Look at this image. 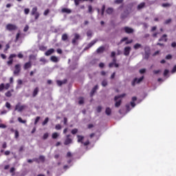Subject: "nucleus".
Returning a JSON list of instances; mask_svg holds the SVG:
<instances>
[{"mask_svg": "<svg viewBox=\"0 0 176 176\" xmlns=\"http://www.w3.org/2000/svg\"><path fill=\"white\" fill-rule=\"evenodd\" d=\"M83 140H85V136L77 135V142L80 144H82L84 146H87V145H90V141L87 140L85 142H83Z\"/></svg>", "mask_w": 176, "mask_h": 176, "instance_id": "f257e3e1", "label": "nucleus"}, {"mask_svg": "<svg viewBox=\"0 0 176 176\" xmlns=\"http://www.w3.org/2000/svg\"><path fill=\"white\" fill-rule=\"evenodd\" d=\"M31 16H34V20H38V19H39V16H41V14L39 13V12H38L37 7H34L32 9Z\"/></svg>", "mask_w": 176, "mask_h": 176, "instance_id": "f03ea898", "label": "nucleus"}, {"mask_svg": "<svg viewBox=\"0 0 176 176\" xmlns=\"http://www.w3.org/2000/svg\"><path fill=\"white\" fill-rule=\"evenodd\" d=\"M25 108H27V105H21V103L19 102L16 104L14 111H17L18 112H23Z\"/></svg>", "mask_w": 176, "mask_h": 176, "instance_id": "7ed1b4c3", "label": "nucleus"}, {"mask_svg": "<svg viewBox=\"0 0 176 176\" xmlns=\"http://www.w3.org/2000/svg\"><path fill=\"white\" fill-rule=\"evenodd\" d=\"M6 28L8 31H16V30H17V25L12 23H8L7 24Z\"/></svg>", "mask_w": 176, "mask_h": 176, "instance_id": "20e7f679", "label": "nucleus"}, {"mask_svg": "<svg viewBox=\"0 0 176 176\" xmlns=\"http://www.w3.org/2000/svg\"><path fill=\"white\" fill-rule=\"evenodd\" d=\"M21 71V65L20 64H16L14 66V75L18 76Z\"/></svg>", "mask_w": 176, "mask_h": 176, "instance_id": "39448f33", "label": "nucleus"}, {"mask_svg": "<svg viewBox=\"0 0 176 176\" xmlns=\"http://www.w3.org/2000/svg\"><path fill=\"white\" fill-rule=\"evenodd\" d=\"M144 80V76L140 77L139 79L135 78L131 82L132 86H135V84L141 83V81Z\"/></svg>", "mask_w": 176, "mask_h": 176, "instance_id": "423d86ee", "label": "nucleus"}, {"mask_svg": "<svg viewBox=\"0 0 176 176\" xmlns=\"http://www.w3.org/2000/svg\"><path fill=\"white\" fill-rule=\"evenodd\" d=\"M80 39V35L78 33L74 34V38L72 40V45H76V41Z\"/></svg>", "mask_w": 176, "mask_h": 176, "instance_id": "0eeeda50", "label": "nucleus"}, {"mask_svg": "<svg viewBox=\"0 0 176 176\" xmlns=\"http://www.w3.org/2000/svg\"><path fill=\"white\" fill-rule=\"evenodd\" d=\"M17 55H16V54H10L8 59L9 60L7 62L8 65H12L13 64V58H14V57H16Z\"/></svg>", "mask_w": 176, "mask_h": 176, "instance_id": "6e6552de", "label": "nucleus"}, {"mask_svg": "<svg viewBox=\"0 0 176 176\" xmlns=\"http://www.w3.org/2000/svg\"><path fill=\"white\" fill-rule=\"evenodd\" d=\"M69 137H71V135H66V139L65 140L64 145H69V144H72V139Z\"/></svg>", "mask_w": 176, "mask_h": 176, "instance_id": "1a4fd4ad", "label": "nucleus"}, {"mask_svg": "<svg viewBox=\"0 0 176 176\" xmlns=\"http://www.w3.org/2000/svg\"><path fill=\"white\" fill-rule=\"evenodd\" d=\"M97 42H98V39H94L87 45V46L85 48V50H87L88 49H90V47L94 46V45H96Z\"/></svg>", "mask_w": 176, "mask_h": 176, "instance_id": "9d476101", "label": "nucleus"}, {"mask_svg": "<svg viewBox=\"0 0 176 176\" xmlns=\"http://www.w3.org/2000/svg\"><path fill=\"white\" fill-rule=\"evenodd\" d=\"M130 52H131V47H125L124 49V56H130Z\"/></svg>", "mask_w": 176, "mask_h": 176, "instance_id": "9b49d317", "label": "nucleus"}, {"mask_svg": "<svg viewBox=\"0 0 176 176\" xmlns=\"http://www.w3.org/2000/svg\"><path fill=\"white\" fill-rule=\"evenodd\" d=\"M39 93V87H36L34 89L32 93V96L33 98H35L38 96Z\"/></svg>", "mask_w": 176, "mask_h": 176, "instance_id": "f8f14e48", "label": "nucleus"}, {"mask_svg": "<svg viewBox=\"0 0 176 176\" xmlns=\"http://www.w3.org/2000/svg\"><path fill=\"white\" fill-rule=\"evenodd\" d=\"M124 30L125 31L126 34H133L134 32V30L133 28L127 26L124 28Z\"/></svg>", "mask_w": 176, "mask_h": 176, "instance_id": "ddd939ff", "label": "nucleus"}, {"mask_svg": "<svg viewBox=\"0 0 176 176\" xmlns=\"http://www.w3.org/2000/svg\"><path fill=\"white\" fill-rule=\"evenodd\" d=\"M31 67H32V63H31V61H29L24 64L23 69H28L29 68H31Z\"/></svg>", "mask_w": 176, "mask_h": 176, "instance_id": "4468645a", "label": "nucleus"}, {"mask_svg": "<svg viewBox=\"0 0 176 176\" xmlns=\"http://www.w3.org/2000/svg\"><path fill=\"white\" fill-rule=\"evenodd\" d=\"M97 90H98V85H95L94 89H92L91 91V93H90L91 97H93V96H94V94L97 91Z\"/></svg>", "mask_w": 176, "mask_h": 176, "instance_id": "2eb2a0df", "label": "nucleus"}, {"mask_svg": "<svg viewBox=\"0 0 176 176\" xmlns=\"http://www.w3.org/2000/svg\"><path fill=\"white\" fill-rule=\"evenodd\" d=\"M105 50V47L104 46H100L99 47L97 50H96V52L98 54H100V53H104V51Z\"/></svg>", "mask_w": 176, "mask_h": 176, "instance_id": "dca6fc26", "label": "nucleus"}, {"mask_svg": "<svg viewBox=\"0 0 176 176\" xmlns=\"http://www.w3.org/2000/svg\"><path fill=\"white\" fill-rule=\"evenodd\" d=\"M53 53H54V49L51 48V49L48 50L47 52H45V56H50V55L53 54Z\"/></svg>", "mask_w": 176, "mask_h": 176, "instance_id": "f3484780", "label": "nucleus"}, {"mask_svg": "<svg viewBox=\"0 0 176 176\" xmlns=\"http://www.w3.org/2000/svg\"><path fill=\"white\" fill-rule=\"evenodd\" d=\"M56 83L58 85V86H63V85H65V83H67V79H65L63 80H57Z\"/></svg>", "mask_w": 176, "mask_h": 176, "instance_id": "a211bd4d", "label": "nucleus"}, {"mask_svg": "<svg viewBox=\"0 0 176 176\" xmlns=\"http://www.w3.org/2000/svg\"><path fill=\"white\" fill-rule=\"evenodd\" d=\"M162 41L167 42V34L162 35V36L159 39V42H162Z\"/></svg>", "mask_w": 176, "mask_h": 176, "instance_id": "6ab92c4d", "label": "nucleus"}, {"mask_svg": "<svg viewBox=\"0 0 176 176\" xmlns=\"http://www.w3.org/2000/svg\"><path fill=\"white\" fill-rule=\"evenodd\" d=\"M62 13H67L68 14H69V13H72V10L68 8H63Z\"/></svg>", "mask_w": 176, "mask_h": 176, "instance_id": "aec40b11", "label": "nucleus"}, {"mask_svg": "<svg viewBox=\"0 0 176 176\" xmlns=\"http://www.w3.org/2000/svg\"><path fill=\"white\" fill-rule=\"evenodd\" d=\"M144 8H145V3L144 2L140 3L138 6V10H141V9H144Z\"/></svg>", "mask_w": 176, "mask_h": 176, "instance_id": "412c9836", "label": "nucleus"}, {"mask_svg": "<svg viewBox=\"0 0 176 176\" xmlns=\"http://www.w3.org/2000/svg\"><path fill=\"white\" fill-rule=\"evenodd\" d=\"M126 94H122L120 96H116L114 98V101H118V100H119V98H123V97H125Z\"/></svg>", "mask_w": 176, "mask_h": 176, "instance_id": "4be33fe9", "label": "nucleus"}, {"mask_svg": "<svg viewBox=\"0 0 176 176\" xmlns=\"http://www.w3.org/2000/svg\"><path fill=\"white\" fill-rule=\"evenodd\" d=\"M105 113L107 116H109L112 113V110L109 107H107L105 110Z\"/></svg>", "mask_w": 176, "mask_h": 176, "instance_id": "5701e85b", "label": "nucleus"}, {"mask_svg": "<svg viewBox=\"0 0 176 176\" xmlns=\"http://www.w3.org/2000/svg\"><path fill=\"white\" fill-rule=\"evenodd\" d=\"M50 60L53 63H58V58H57V56H51Z\"/></svg>", "mask_w": 176, "mask_h": 176, "instance_id": "b1692460", "label": "nucleus"}, {"mask_svg": "<svg viewBox=\"0 0 176 176\" xmlns=\"http://www.w3.org/2000/svg\"><path fill=\"white\" fill-rule=\"evenodd\" d=\"M106 13H107V14H112V13H113V8H108L106 10Z\"/></svg>", "mask_w": 176, "mask_h": 176, "instance_id": "393cba45", "label": "nucleus"}, {"mask_svg": "<svg viewBox=\"0 0 176 176\" xmlns=\"http://www.w3.org/2000/svg\"><path fill=\"white\" fill-rule=\"evenodd\" d=\"M173 4L169 3H164L162 4V8H170Z\"/></svg>", "mask_w": 176, "mask_h": 176, "instance_id": "a878e982", "label": "nucleus"}, {"mask_svg": "<svg viewBox=\"0 0 176 176\" xmlns=\"http://www.w3.org/2000/svg\"><path fill=\"white\" fill-rule=\"evenodd\" d=\"M120 105H122V100H116V103H115V107H116V108H119V107L120 106Z\"/></svg>", "mask_w": 176, "mask_h": 176, "instance_id": "bb28decb", "label": "nucleus"}, {"mask_svg": "<svg viewBox=\"0 0 176 176\" xmlns=\"http://www.w3.org/2000/svg\"><path fill=\"white\" fill-rule=\"evenodd\" d=\"M14 90L8 91L5 94L6 97H12V93H13Z\"/></svg>", "mask_w": 176, "mask_h": 176, "instance_id": "cd10ccee", "label": "nucleus"}, {"mask_svg": "<svg viewBox=\"0 0 176 176\" xmlns=\"http://www.w3.org/2000/svg\"><path fill=\"white\" fill-rule=\"evenodd\" d=\"M140 47H142V45L141 44H140V43H136L133 46V48L135 49V50L140 49Z\"/></svg>", "mask_w": 176, "mask_h": 176, "instance_id": "c85d7f7f", "label": "nucleus"}, {"mask_svg": "<svg viewBox=\"0 0 176 176\" xmlns=\"http://www.w3.org/2000/svg\"><path fill=\"white\" fill-rule=\"evenodd\" d=\"M67 39H68V34H63L62 35V41H67Z\"/></svg>", "mask_w": 176, "mask_h": 176, "instance_id": "c756f323", "label": "nucleus"}, {"mask_svg": "<svg viewBox=\"0 0 176 176\" xmlns=\"http://www.w3.org/2000/svg\"><path fill=\"white\" fill-rule=\"evenodd\" d=\"M78 104L80 105H82V104H85V99L82 97L79 98Z\"/></svg>", "mask_w": 176, "mask_h": 176, "instance_id": "7c9ffc66", "label": "nucleus"}, {"mask_svg": "<svg viewBox=\"0 0 176 176\" xmlns=\"http://www.w3.org/2000/svg\"><path fill=\"white\" fill-rule=\"evenodd\" d=\"M18 122H19V123H27V120H23L21 117L18 118Z\"/></svg>", "mask_w": 176, "mask_h": 176, "instance_id": "2f4dec72", "label": "nucleus"}, {"mask_svg": "<svg viewBox=\"0 0 176 176\" xmlns=\"http://www.w3.org/2000/svg\"><path fill=\"white\" fill-rule=\"evenodd\" d=\"M127 39H129L128 37H124V38H122L120 40V43H119L118 45H120V44L123 43V42H126V41H127Z\"/></svg>", "mask_w": 176, "mask_h": 176, "instance_id": "473e14b6", "label": "nucleus"}, {"mask_svg": "<svg viewBox=\"0 0 176 176\" xmlns=\"http://www.w3.org/2000/svg\"><path fill=\"white\" fill-rule=\"evenodd\" d=\"M58 134L57 133V132L53 133H52V138L53 140H56L58 137Z\"/></svg>", "mask_w": 176, "mask_h": 176, "instance_id": "72a5a7b5", "label": "nucleus"}, {"mask_svg": "<svg viewBox=\"0 0 176 176\" xmlns=\"http://www.w3.org/2000/svg\"><path fill=\"white\" fill-rule=\"evenodd\" d=\"M47 49V47H45L44 45H41L39 47V50H41V52H45Z\"/></svg>", "mask_w": 176, "mask_h": 176, "instance_id": "f704fd0d", "label": "nucleus"}, {"mask_svg": "<svg viewBox=\"0 0 176 176\" xmlns=\"http://www.w3.org/2000/svg\"><path fill=\"white\" fill-rule=\"evenodd\" d=\"M104 12H105V5H103L101 9V16H104Z\"/></svg>", "mask_w": 176, "mask_h": 176, "instance_id": "c9c22d12", "label": "nucleus"}, {"mask_svg": "<svg viewBox=\"0 0 176 176\" xmlns=\"http://www.w3.org/2000/svg\"><path fill=\"white\" fill-rule=\"evenodd\" d=\"M49 122V118H46L45 119V120L43 122V123H42V125L43 126H45V125H46V124H47V122Z\"/></svg>", "mask_w": 176, "mask_h": 176, "instance_id": "e433bc0d", "label": "nucleus"}, {"mask_svg": "<svg viewBox=\"0 0 176 176\" xmlns=\"http://www.w3.org/2000/svg\"><path fill=\"white\" fill-rule=\"evenodd\" d=\"M87 36L88 37H91L93 36V32H91V30H88L87 32Z\"/></svg>", "mask_w": 176, "mask_h": 176, "instance_id": "4c0bfd02", "label": "nucleus"}, {"mask_svg": "<svg viewBox=\"0 0 176 176\" xmlns=\"http://www.w3.org/2000/svg\"><path fill=\"white\" fill-rule=\"evenodd\" d=\"M107 85H108V82L107 81V80H104L103 81H102V86H103V87H105Z\"/></svg>", "mask_w": 176, "mask_h": 176, "instance_id": "58836bf2", "label": "nucleus"}, {"mask_svg": "<svg viewBox=\"0 0 176 176\" xmlns=\"http://www.w3.org/2000/svg\"><path fill=\"white\" fill-rule=\"evenodd\" d=\"M39 160L41 162H42V163H44L45 162V156L43 155H40L39 157H38Z\"/></svg>", "mask_w": 176, "mask_h": 176, "instance_id": "ea45409f", "label": "nucleus"}, {"mask_svg": "<svg viewBox=\"0 0 176 176\" xmlns=\"http://www.w3.org/2000/svg\"><path fill=\"white\" fill-rule=\"evenodd\" d=\"M48 138H49V133H45L43 136V140H47Z\"/></svg>", "mask_w": 176, "mask_h": 176, "instance_id": "a19ab883", "label": "nucleus"}, {"mask_svg": "<svg viewBox=\"0 0 176 176\" xmlns=\"http://www.w3.org/2000/svg\"><path fill=\"white\" fill-rule=\"evenodd\" d=\"M88 12L93 13V7L91 6H88Z\"/></svg>", "mask_w": 176, "mask_h": 176, "instance_id": "79ce46f5", "label": "nucleus"}, {"mask_svg": "<svg viewBox=\"0 0 176 176\" xmlns=\"http://www.w3.org/2000/svg\"><path fill=\"white\" fill-rule=\"evenodd\" d=\"M50 12V10L47 9V10H45L44 11L43 14H44V16H47Z\"/></svg>", "mask_w": 176, "mask_h": 176, "instance_id": "37998d69", "label": "nucleus"}, {"mask_svg": "<svg viewBox=\"0 0 176 176\" xmlns=\"http://www.w3.org/2000/svg\"><path fill=\"white\" fill-rule=\"evenodd\" d=\"M2 148H3V149H6V148H8V143H6V142H4L3 143Z\"/></svg>", "mask_w": 176, "mask_h": 176, "instance_id": "c03bdc74", "label": "nucleus"}, {"mask_svg": "<svg viewBox=\"0 0 176 176\" xmlns=\"http://www.w3.org/2000/svg\"><path fill=\"white\" fill-rule=\"evenodd\" d=\"M56 130H61V125L60 124H58L55 126Z\"/></svg>", "mask_w": 176, "mask_h": 176, "instance_id": "a18cd8bd", "label": "nucleus"}, {"mask_svg": "<svg viewBox=\"0 0 176 176\" xmlns=\"http://www.w3.org/2000/svg\"><path fill=\"white\" fill-rule=\"evenodd\" d=\"M5 89V84L1 83L0 85V91H2Z\"/></svg>", "mask_w": 176, "mask_h": 176, "instance_id": "49530a36", "label": "nucleus"}, {"mask_svg": "<svg viewBox=\"0 0 176 176\" xmlns=\"http://www.w3.org/2000/svg\"><path fill=\"white\" fill-rule=\"evenodd\" d=\"M40 61H41V63H43V64H45L46 63H47V60H46V59H45V58H41L40 59Z\"/></svg>", "mask_w": 176, "mask_h": 176, "instance_id": "de8ad7c7", "label": "nucleus"}, {"mask_svg": "<svg viewBox=\"0 0 176 176\" xmlns=\"http://www.w3.org/2000/svg\"><path fill=\"white\" fill-rule=\"evenodd\" d=\"M6 108H8V109H10V108L12 107V105H10V103H9V102H7L6 103Z\"/></svg>", "mask_w": 176, "mask_h": 176, "instance_id": "09e8293b", "label": "nucleus"}, {"mask_svg": "<svg viewBox=\"0 0 176 176\" xmlns=\"http://www.w3.org/2000/svg\"><path fill=\"white\" fill-rule=\"evenodd\" d=\"M102 110V107L101 106H98L96 109V111L98 113H100V112H101V111Z\"/></svg>", "mask_w": 176, "mask_h": 176, "instance_id": "8fccbe9b", "label": "nucleus"}, {"mask_svg": "<svg viewBox=\"0 0 176 176\" xmlns=\"http://www.w3.org/2000/svg\"><path fill=\"white\" fill-rule=\"evenodd\" d=\"M41 119V117L39 116H37L35 119V121H34V124H38V122H39V120Z\"/></svg>", "mask_w": 176, "mask_h": 176, "instance_id": "3c124183", "label": "nucleus"}, {"mask_svg": "<svg viewBox=\"0 0 176 176\" xmlns=\"http://www.w3.org/2000/svg\"><path fill=\"white\" fill-rule=\"evenodd\" d=\"M171 58H173V56L171 54H168L166 56V60H171Z\"/></svg>", "mask_w": 176, "mask_h": 176, "instance_id": "603ef678", "label": "nucleus"}, {"mask_svg": "<svg viewBox=\"0 0 176 176\" xmlns=\"http://www.w3.org/2000/svg\"><path fill=\"white\" fill-rule=\"evenodd\" d=\"M170 72L168 71V69H165L164 72V76H167V75H168V73Z\"/></svg>", "mask_w": 176, "mask_h": 176, "instance_id": "864d4df0", "label": "nucleus"}, {"mask_svg": "<svg viewBox=\"0 0 176 176\" xmlns=\"http://www.w3.org/2000/svg\"><path fill=\"white\" fill-rule=\"evenodd\" d=\"M9 87H10V84L9 83H7L6 85H4V89H6V90H8Z\"/></svg>", "mask_w": 176, "mask_h": 176, "instance_id": "5fc2aeb1", "label": "nucleus"}, {"mask_svg": "<svg viewBox=\"0 0 176 176\" xmlns=\"http://www.w3.org/2000/svg\"><path fill=\"white\" fill-rule=\"evenodd\" d=\"M78 133V129H74L72 130V134H76Z\"/></svg>", "mask_w": 176, "mask_h": 176, "instance_id": "6e6d98bb", "label": "nucleus"}, {"mask_svg": "<svg viewBox=\"0 0 176 176\" xmlns=\"http://www.w3.org/2000/svg\"><path fill=\"white\" fill-rule=\"evenodd\" d=\"M24 13L25 14H28L30 13V8H25Z\"/></svg>", "mask_w": 176, "mask_h": 176, "instance_id": "4d7b16f0", "label": "nucleus"}, {"mask_svg": "<svg viewBox=\"0 0 176 176\" xmlns=\"http://www.w3.org/2000/svg\"><path fill=\"white\" fill-rule=\"evenodd\" d=\"M19 38H20V33H17L16 35L15 42H17Z\"/></svg>", "mask_w": 176, "mask_h": 176, "instance_id": "13d9d810", "label": "nucleus"}, {"mask_svg": "<svg viewBox=\"0 0 176 176\" xmlns=\"http://www.w3.org/2000/svg\"><path fill=\"white\" fill-rule=\"evenodd\" d=\"M115 3L119 4V3H122L123 0H115Z\"/></svg>", "mask_w": 176, "mask_h": 176, "instance_id": "bf43d9fd", "label": "nucleus"}, {"mask_svg": "<svg viewBox=\"0 0 176 176\" xmlns=\"http://www.w3.org/2000/svg\"><path fill=\"white\" fill-rule=\"evenodd\" d=\"M170 23H171V19L166 20L164 24H170Z\"/></svg>", "mask_w": 176, "mask_h": 176, "instance_id": "052dcab7", "label": "nucleus"}, {"mask_svg": "<svg viewBox=\"0 0 176 176\" xmlns=\"http://www.w3.org/2000/svg\"><path fill=\"white\" fill-rule=\"evenodd\" d=\"M146 72V69H141L140 70V74H145V72Z\"/></svg>", "mask_w": 176, "mask_h": 176, "instance_id": "680f3d73", "label": "nucleus"}, {"mask_svg": "<svg viewBox=\"0 0 176 176\" xmlns=\"http://www.w3.org/2000/svg\"><path fill=\"white\" fill-rule=\"evenodd\" d=\"M153 72L154 75H157V74H160V70H154Z\"/></svg>", "mask_w": 176, "mask_h": 176, "instance_id": "e2e57ef3", "label": "nucleus"}, {"mask_svg": "<svg viewBox=\"0 0 176 176\" xmlns=\"http://www.w3.org/2000/svg\"><path fill=\"white\" fill-rule=\"evenodd\" d=\"M176 72V65L173 67L172 71H171V73L172 74H174Z\"/></svg>", "mask_w": 176, "mask_h": 176, "instance_id": "0e129e2a", "label": "nucleus"}, {"mask_svg": "<svg viewBox=\"0 0 176 176\" xmlns=\"http://www.w3.org/2000/svg\"><path fill=\"white\" fill-rule=\"evenodd\" d=\"M15 138H19V131H15Z\"/></svg>", "mask_w": 176, "mask_h": 176, "instance_id": "69168bd1", "label": "nucleus"}, {"mask_svg": "<svg viewBox=\"0 0 176 176\" xmlns=\"http://www.w3.org/2000/svg\"><path fill=\"white\" fill-rule=\"evenodd\" d=\"M126 111H127L128 112H130V110H131V109H130V104H126Z\"/></svg>", "mask_w": 176, "mask_h": 176, "instance_id": "338daca9", "label": "nucleus"}, {"mask_svg": "<svg viewBox=\"0 0 176 176\" xmlns=\"http://www.w3.org/2000/svg\"><path fill=\"white\" fill-rule=\"evenodd\" d=\"M130 43H133V40L126 41L125 44L130 45Z\"/></svg>", "mask_w": 176, "mask_h": 176, "instance_id": "774afa93", "label": "nucleus"}]
</instances>
